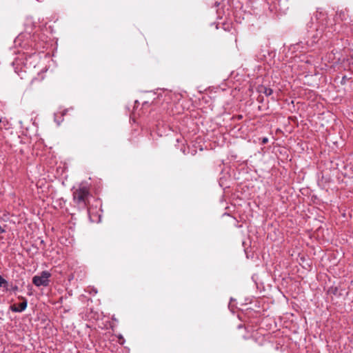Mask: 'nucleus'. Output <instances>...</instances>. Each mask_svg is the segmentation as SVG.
<instances>
[{
  "instance_id": "nucleus-1",
  "label": "nucleus",
  "mask_w": 353,
  "mask_h": 353,
  "mask_svg": "<svg viewBox=\"0 0 353 353\" xmlns=\"http://www.w3.org/2000/svg\"><path fill=\"white\" fill-rule=\"evenodd\" d=\"M88 195L89 189L87 187H79L73 192V200L76 203L84 207L86 205Z\"/></svg>"
},
{
  "instance_id": "nucleus-8",
  "label": "nucleus",
  "mask_w": 353,
  "mask_h": 353,
  "mask_svg": "<svg viewBox=\"0 0 353 353\" xmlns=\"http://www.w3.org/2000/svg\"><path fill=\"white\" fill-rule=\"evenodd\" d=\"M266 141H267V139H265L263 140V142H266Z\"/></svg>"
},
{
  "instance_id": "nucleus-3",
  "label": "nucleus",
  "mask_w": 353,
  "mask_h": 353,
  "mask_svg": "<svg viewBox=\"0 0 353 353\" xmlns=\"http://www.w3.org/2000/svg\"><path fill=\"white\" fill-rule=\"evenodd\" d=\"M27 301L24 299L23 302L20 303L18 305L14 304L11 305L10 309L12 312H21L26 310V308L27 307Z\"/></svg>"
},
{
  "instance_id": "nucleus-5",
  "label": "nucleus",
  "mask_w": 353,
  "mask_h": 353,
  "mask_svg": "<svg viewBox=\"0 0 353 353\" xmlns=\"http://www.w3.org/2000/svg\"><path fill=\"white\" fill-rule=\"evenodd\" d=\"M273 91L271 88H265V91H264V93L265 95L267 96H270L272 94Z\"/></svg>"
},
{
  "instance_id": "nucleus-7",
  "label": "nucleus",
  "mask_w": 353,
  "mask_h": 353,
  "mask_svg": "<svg viewBox=\"0 0 353 353\" xmlns=\"http://www.w3.org/2000/svg\"><path fill=\"white\" fill-rule=\"evenodd\" d=\"M5 230L0 226V233H3Z\"/></svg>"
},
{
  "instance_id": "nucleus-6",
  "label": "nucleus",
  "mask_w": 353,
  "mask_h": 353,
  "mask_svg": "<svg viewBox=\"0 0 353 353\" xmlns=\"http://www.w3.org/2000/svg\"><path fill=\"white\" fill-rule=\"evenodd\" d=\"M2 123L3 124V127L6 128V125L8 123L7 120L3 118H0V123Z\"/></svg>"
},
{
  "instance_id": "nucleus-2",
  "label": "nucleus",
  "mask_w": 353,
  "mask_h": 353,
  "mask_svg": "<svg viewBox=\"0 0 353 353\" xmlns=\"http://www.w3.org/2000/svg\"><path fill=\"white\" fill-rule=\"evenodd\" d=\"M51 274L48 271H43L41 274L35 275L32 278V283L37 287H46L50 283V277Z\"/></svg>"
},
{
  "instance_id": "nucleus-4",
  "label": "nucleus",
  "mask_w": 353,
  "mask_h": 353,
  "mask_svg": "<svg viewBox=\"0 0 353 353\" xmlns=\"http://www.w3.org/2000/svg\"><path fill=\"white\" fill-rule=\"evenodd\" d=\"M0 287L6 288L7 290L8 288V281L4 279L1 275H0Z\"/></svg>"
}]
</instances>
